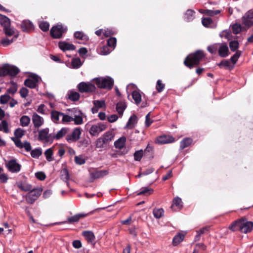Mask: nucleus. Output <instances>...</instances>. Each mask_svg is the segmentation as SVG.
Masks as SVG:
<instances>
[{
	"label": "nucleus",
	"mask_w": 253,
	"mask_h": 253,
	"mask_svg": "<svg viewBox=\"0 0 253 253\" xmlns=\"http://www.w3.org/2000/svg\"><path fill=\"white\" fill-rule=\"evenodd\" d=\"M31 155L34 158H38L42 154V150L41 148L31 150Z\"/></svg>",
	"instance_id": "45"
},
{
	"label": "nucleus",
	"mask_w": 253,
	"mask_h": 253,
	"mask_svg": "<svg viewBox=\"0 0 253 253\" xmlns=\"http://www.w3.org/2000/svg\"><path fill=\"white\" fill-rule=\"evenodd\" d=\"M73 121L76 125H81L83 123V119L80 115H75V118H73Z\"/></svg>",
	"instance_id": "64"
},
{
	"label": "nucleus",
	"mask_w": 253,
	"mask_h": 253,
	"mask_svg": "<svg viewBox=\"0 0 253 253\" xmlns=\"http://www.w3.org/2000/svg\"><path fill=\"white\" fill-rule=\"evenodd\" d=\"M114 135L113 132L111 131H108L105 133L102 136L101 138L105 141L107 144L110 142L114 138Z\"/></svg>",
	"instance_id": "32"
},
{
	"label": "nucleus",
	"mask_w": 253,
	"mask_h": 253,
	"mask_svg": "<svg viewBox=\"0 0 253 253\" xmlns=\"http://www.w3.org/2000/svg\"><path fill=\"white\" fill-rule=\"evenodd\" d=\"M20 28L22 31L29 33L34 31V25L29 20H24L22 22Z\"/></svg>",
	"instance_id": "14"
},
{
	"label": "nucleus",
	"mask_w": 253,
	"mask_h": 253,
	"mask_svg": "<svg viewBox=\"0 0 253 253\" xmlns=\"http://www.w3.org/2000/svg\"><path fill=\"white\" fill-rule=\"evenodd\" d=\"M229 45L231 50L233 52H236V51L238 50L237 49L239 48V43L237 41H231L229 42Z\"/></svg>",
	"instance_id": "51"
},
{
	"label": "nucleus",
	"mask_w": 253,
	"mask_h": 253,
	"mask_svg": "<svg viewBox=\"0 0 253 253\" xmlns=\"http://www.w3.org/2000/svg\"><path fill=\"white\" fill-rule=\"evenodd\" d=\"M0 23L3 29L10 27L11 25L10 19L2 14H0Z\"/></svg>",
	"instance_id": "23"
},
{
	"label": "nucleus",
	"mask_w": 253,
	"mask_h": 253,
	"mask_svg": "<svg viewBox=\"0 0 253 253\" xmlns=\"http://www.w3.org/2000/svg\"><path fill=\"white\" fill-rule=\"evenodd\" d=\"M68 95L69 99L72 101H77L80 98V93L73 90L69 91Z\"/></svg>",
	"instance_id": "30"
},
{
	"label": "nucleus",
	"mask_w": 253,
	"mask_h": 253,
	"mask_svg": "<svg viewBox=\"0 0 253 253\" xmlns=\"http://www.w3.org/2000/svg\"><path fill=\"white\" fill-rule=\"evenodd\" d=\"M93 212V211L90 212L88 213L84 214V213H79L75 214V215L69 217L67 218V221H64L62 222V223H74L75 222H78L81 218H84L87 216L88 215L91 214Z\"/></svg>",
	"instance_id": "13"
},
{
	"label": "nucleus",
	"mask_w": 253,
	"mask_h": 253,
	"mask_svg": "<svg viewBox=\"0 0 253 253\" xmlns=\"http://www.w3.org/2000/svg\"><path fill=\"white\" fill-rule=\"evenodd\" d=\"M8 75V64H4L0 68V77Z\"/></svg>",
	"instance_id": "47"
},
{
	"label": "nucleus",
	"mask_w": 253,
	"mask_h": 253,
	"mask_svg": "<svg viewBox=\"0 0 253 253\" xmlns=\"http://www.w3.org/2000/svg\"><path fill=\"white\" fill-rule=\"evenodd\" d=\"M200 12L207 16H213L214 15L219 14L221 12V10L205 9L203 10V11H200Z\"/></svg>",
	"instance_id": "34"
},
{
	"label": "nucleus",
	"mask_w": 253,
	"mask_h": 253,
	"mask_svg": "<svg viewBox=\"0 0 253 253\" xmlns=\"http://www.w3.org/2000/svg\"><path fill=\"white\" fill-rule=\"evenodd\" d=\"M19 70L14 66H10L8 64V75L12 77L16 76L19 73Z\"/></svg>",
	"instance_id": "35"
},
{
	"label": "nucleus",
	"mask_w": 253,
	"mask_h": 253,
	"mask_svg": "<svg viewBox=\"0 0 253 253\" xmlns=\"http://www.w3.org/2000/svg\"><path fill=\"white\" fill-rule=\"evenodd\" d=\"M174 206L177 207L179 209L182 207V200L181 198L179 197H175L173 199L172 204L171 205L170 208L173 209Z\"/></svg>",
	"instance_id": "43"
},
{
	"label": "nucleus",
	"mask_w": 253,
	"mask_h": 253,
	"mask_svg": "<svg viewBox=\"0 0 253 253\" xmlns=\"http://www.w3.org/2000/svg\"><path fill=\"white\" fill-rule=\"evenodd\" d=\"M18 35H15L14 36L13 38L11 40H9L7 38H4L0 41V43L2 44L3 46H6L9 44H10L14 41H15L18 37Z\"/></svg>",
	"instance_id": "40"
},
{
	"label": "nucleus",
	"mask_w": 253,
	"mask_h": 253,
	"mask_svg": "<svg viewBox=\"0 0 253 253\" xmlns=\"http://www.w3.org/2000/svg\"><path fill=\"white\" fill-rule=\"evenodd\" d=\"M42 189L41 188L31 189L26 195L25 199L27 203L33 204L41 195Z\"/></svg>",
	"instance_id": "4"
},
{
	"label": "nucleus",
	"mask_w": 253,
	"mask_h": 253,
	"mask_svg": "<svg viewBox=\"0 0 253 253\" xmlns=\"http://www.w3.org/2000/svg\"><path fill=\"white\" fill-rule=\"evenodd\" d=\"M16 185L21 191L25 192L29 191L32 188V186L31 184L22 181L16 182Z\"/></svg>",
	"instance_id": "18"
},
{
	"label": "nucleus",
	"mask_w": 253,
	"mask_h": 253,
	"mask_svg": "<svg viewBox=\"0 0 253 253\" xmlns=\"http://www.w3.org/2000/svg\"><path fill=\"white\" fill-rule=\"evenodd\" d=\"M193 142L192 139L191 138H186L180 142V148L183 150L186 147L189 146Z\"/></svg>",
	"instance_id": "31"
},
{
	"label": "nucleus",
	"mask_w": 253,
	"mask_h": 253,
	"mask_svg": "<svg viewBox=\"0 0 253 253\" xmlns=\"http://www.w3.org/2000/svg\"><path fill=\"white\" fill-rule=\"evenodd\" d=\"M106 127V125L102 123H99L96 125H92L89 131L92 136H96L98 135L100 132L104 130Z\"/></svg>",
	"instance_id": "8"
},
{
	"label": "nucleus",
	"mask_w": 253,
	"mask_h": 253,
	"mask_svg": "<svg viewBox=\"0 0 253 253\" xmlns=\"http://www.w3.org/2000/svg\"><path fill=\"white\" fill-rule=\"evenodd\" d=\"M153 192V190L148 187H143L141 191L138 193L137 195H149Z\"/></svg>",
	"instance_id": "42"
},
{
	"label": "nucleus",
	"mask_w": 253,
	"mask_h": 253,
	"mask_svg": "<svg viewBox=\"0 0 253 253\" xmlns=\"http://www.w3.org/2000/svg\"><path fill=\"white\" fill-rule=\"evenodd\" d=\"M117 44V39L116 38L114 37H111L110 38L107 42V45L108 46H109L110 48L113 49L115 48V47L116 46Z\"/></svg>",
	"instance_id": "44"
},
{
	"label": "nucleus",
	"mask_w": 253,
	"mask_h": 253,
	"mask_svg": "<svg viewBox=\"0 0 253 253\" xmlns=\"http://www.w3.org/2000/svg\"><path fill=\"white\" fill-rule=\"evenodd\" d=\"M82 235L85 238L88 243H93L95 239L93 232L91 231H84L82 232Z\"/></svg>",
	"instance_id": "20"
},
{
	"label": "nucleus",
	"mask_w": 253,
	"mask_h": 253,
	"mask_svg": "<svg viewBox=\"0 0 253 253\" xmlns=\"http://www.w3.org/2000/svg\"><path fill=\"white\" fill-rule=\"evenodd\" d=\"M218 54L221 57H226L229 54V49L226 44H222L218 48Z\"/></svg>",
	"instance_id": "21"
},
{
	"label": "nucleus",
	"mask_w": 253,
	"mask_h": 253,
	"mask_svg": "<svg viewBox=\"0 0 253 253\" xmlns=\"http://www.w3.org/2000/svg\"><path fill=\"white\" fill-rule=\"evenodd\" d=\"M61 178L67 184L69 179V174L68 169L66 168L62 169L61 171Z\"/></svg>",
	"instance_id": "38"
},
{
	"label": "nucleus",
	"mask_w": 253,
	"mask_h": 253,
	"mask_svg": "<svg viewBox=\"0 0 253 253\" xmlns=\"http://www.w3.org/2000/svg\"><path fill=\"white\" fill-rule=\"evenodd\" d=\"M153 213L156 218L159 219L164 215V210L162 208H155L153 209Z\"/></svg>",
	"instance_id": "39"
},
{
	"label": "nucleus",
	"mask_w": 253,
	"mask_h": 253,
	"mask_svg": "<svg viewBox=\"0 0 253 253\" xmlns=\"http://www.w3.org/2000/svg\"><path fill=\"white\" fill-rule=\"evenodd\" d=\"M137 121L138 119L135 115L133 114L131 115L126 124V127L129 128H133L134 125L137 123Z\"/></svg>",
	"instance_id": "26"
},
{
	"label": "nucleus",
	"mask_w": 253,
	"mask_h": 253,
	"mask_svg": "<svg viewBox=\"0 0 253 253\" xmlns=\"http://www.w3.org/2000/svg\"><path fill=\"white\" fill-rule=\"evenodd\" d=\"M51 119L55 123H57L59 120V117L63 115V113L56 110H52L51 112Z\"/></svg>",
	"instance_id": "28"
},
{
	"label": "nucleus",
	"mask_w": 253,
	"mask_h": 253,
	"mask_svg": "<svg viewBox=\"0 0 253 253\" xmlns=\"http://www.w3.org/2000/svg\"><path fill=\"white\" fill-rule=\"evenodd\" d=\"M232 30L234 34H239L241 31V26L240 24H234L232 27Z\"/></svg>",
	"instance_id": "61"
},
{
	"label": "nucleus",
	"mask_w": 253,
	"mask_h": 253,
	"mask_svg": "<svg viewBox=\"0 0 253 253\" xmlns=\"http://www.w3.org/2000/svg\"><path fill=\"white\" fill-rule=\"evenodd\" d=\"M126 108V104L124 101H119L116 105V110L120 116H122L124 110Z\"/></svg>",
	"instance_id": "25"
},
{
	"label": "nucleus",
	"mask_w": 253,
	"mask_h": 253,
	"mask_svg": "<svg viewBox=\"0 0 253 253\" xmlns=\"http://www.w3.org/2000/svg\"><path fill=\"white\" fill-rule=\"evenodd\" d=\"M213 22L212 19L210 17H204L202 18V23L203 25L207 28L210 27V25Z\"/></svg>",
	"instance_id": "49"
},
{
	"label": "nucleus",
	"mask_w": 253,
	"mask_h": 253,
	"mask_svg": "<svg viewBox=\"0 0 253 253\" xmlns=\"http://www.w3.org/2000/svg\"><path fill=\"white\" fill-rule=\"evenodd\" d=\"M79 91L81 93H91L95 91V86L89 82H81L77 86Z\"/></svg>",
	"instance_id": "5"
},
{
	"label": "nucleus",
	"mask_w": 253,
	"mask_h": 253,
	"mask_svg": "<svg viewBox=\"0 0 253 253\" xmlns=\"http://www.w3.org/2000/svg\"><path fill=\"white\" fill-rule=\"evenodd\" d=\"M112 49H110V47L106 45H104L100 48V53L102 55H106L108 54H109L111 51Z\"/></svg>",
	"instance_id": "56"
},
{
	"label": "nucleus",
	"mask_w": 253,
	"mask_h": 253,
	"mask_svg": "<svg viewBox=\"0 0 253 253\" xmlns=\"http://www.w3.org/2000/svg\"><path fill=\"white\" fill-rule=\"evenodd\" d=\"M241 53L242 52L241 51L237 50L236 53L231 57L230 61L233 64H235L237 62Z\"/></svg>",
	"instance_id": "52"
},
{
	"label": "nucleus",
	"mask_w": 253,
	"mask_h": 253,
	"mask_svg": "<svg viewBox=\"0 0 253 253\" xmlns=\"http://www.w3.org/2000/svg\"><path fill=\"white\" fill-rule=\"evenodd\" d=\"M195 12L192 9H188L185 14V19L187 22L193 20L194 18Z\"/></svg>",
	"instance_id": "33"
},
{
	"label": "nucleus",
	"mask_w": 253,
	"mask_h": 253,
	"mask_svg": "<svg viewBox=\"0 0 253 253\" xmlns=\"http://www.w3.org/2000/svg\"><path fill=\"white\" fill-rule=\"evenodd\" d=\"M107 143L105 141L101 138V137L98 138L95 143V146L98 148H102L103 147L104 144H106Z\"/></svg>",
	"instance_id": "58"
},
{
	"label": "nucleus",
	"mask_w": 253,
	"mask_h": 253,
	"mask_svg": "<svg viewBox=\"0 0 253 253\" xmlns=\"http://www.w3.org/2000/svg\"><path fill=\"white\" fill-rule=\"evenodd\" d=\"M32 121L34 126L36 128H39L43 123L42 118L36 113L33 115Z\"/></svg>",
	"instance_id": "19"
},
{
	"label": "nucleus",
	"mask_w": 253,
	"mask_h": 253,
	"mask_svg": "<svg viewBox=\"0 0 253 253\" xmlns=\"http://www.w3.org/2000/svg\"><path fill=\"white\" fill-rule=\"evenodd\" d=\"M1 126L2 130H3L5 133H7L9 132L8 123L6 120H2L1 121Z\"/></svg>",
	"instance_id": "63"
},
{
	"label": "nucleus",
	"mask_w": 253,
	"mask_h": 253,
	"mask_svg": "<svg viewBox=\"0 0 253 253\" xmlns=\"http://www.w3.org/2000/svg\"><path fill=\"white\" fill-rule=\"evenodd\" d=\"M143 151L142 150L136 151L134 153V159L136 161H140L143 157Z\"/></svg>",
	"instance_id": "57"
},
{
	"label": "nucleus",
	"mask_w": 253,
	"mask_h": 253,
	"mask_svg": "<svg viewBox=\"0 0 253 253\" xmlns=\"http://www.w3.org/2000/svg\"><path fill=\"white\" fill-rule=\"evenodd\" d=\"M10 99V96L5 94L2 95L0 97V103L2 104H6Z\"/></svg>",
	"instance_id": "59"
},
{
	"label": "nucleus",
	"mask_w": 253,
	"mask_h": 253,
	"mask_svg": "<svg viewBox=\"0 0 253 253\" xmlns=\"http://www.w3.org/2000/svg\"><path fill=\"white\" fill-rule=\"evenodd\" d=\"M58 45L59 47L63 51L74 50L76 49V47L74 44L65 42H59Z\"/></svg>",
	"instance_id": "17"
},
{
	"label": "nucleus",
	"mask_w": 253,
	"mask_h": 253,
	"mask_svg": "<svg viewBox=\"0 0 253 253\" xmlns=\"http://www.w3.org/2000/svg\"><path fill=\"white\" fill-rule=\"evenodd\" d=\"M69 128L63 127L57 133L54 135L52 134L53 140L54 139L59 140L65 136L69 131Z\"/></svg>",
	"instance_id": "22"
},
{
	"label": "nucleus",
	"mask_w": 253,
	"mask_h": 253,
	"mask_svg": "<svg viewBox=\"0 0 253 253\" xmlns=\"http://www.w3.org/2000/svg\"><path fill=\"white\" fill-rule=\"evenodd\" d=\"M217 65L220 68L223 67L229 70H232L234 68V65H232L229 60L225 59L222 60Z\"/></svg>",
	"instance_id": "24"
},
{
	"label": "nucleus",
	"mask_w": 253,
	"mask_h": 253,
	"mask_svg": "<svg viewBox=\"0 0 253 253\" xmlns=\"http://www.w3.org/2000/svg\"><path fill=\"white\" fill-rule=\"evenodd\" d=\"M3 32L7 36H11L15 34L14 30L13 28H10V26L4 29Z\"/></svg>",
	"instance_id": "62"
},
{
	"label": "nucleus",
	"mask_w": 253,
	"mask_h": 253,
	"mask_svg": "<svg viewBox=\"0 0 253 253\" xmlns=\"http://www.w3.org/2000/svg\"><path fill=\"white\" fill-rule=\"evenodd\" d=\"M219 44H214L212 45H211L210 46H209L207 48V50L209 52H210L211 54H215L216 52V51L218 49V47Z\"/></svg>",
	"instance_id": "55"
},
{
	"label": "nucleus",
	"mask_w": 253,
	"mask_h": 253,
	"mask_svg": "<svg viewBox=\"0 0 253 253\" xmlns=\"http://www.w3.org/2000/svg\"><path fill=\"white\" fill-rule=\"evenodd\" d=\"M25 130L21 128H16L14 132V134L15 138L17 139H20L23 137L25 134Z\"/></svg>",
	"instance_id": "46"
},
{
	"label": "nucleus",
	"mask_w": 253,
	"mask_h": 253,
	"mask_svg": "<svg viewBox=\"0 0 253 253\" xmlns=\"http://www.w3.org/2000/svg\"><path fill=\"white\" fill-rule=\"evenodd\" d=\"M82 65L81 60L79 58H73L71 62V65L73 69H78Z\"/></svg>",
	"instance_id": "41"
},
{
	"label": "nucleus",
	"mask_w": 253,
	"mask_h": 253,
	"mask_svg": "<svg viewBox=\"0 0 253 253\" xmlns=\"http://www.w3.org/2000/svg\"><path fill=\"white\" fill-rule=\"evenodd\" d=\"M6 167L11 172H18L20 171L21 168V166L16 162L15 159L9 161L6 164Z\"/></svg>",
	"instance_id": "12"
},
{
	"label": "nucleus",
	"mask_w": 253,
	"mask_h": 253,
	"mask_svg": "<svg viewBox=\"0 0 253 253\" xmlns=\"http://www.w3.org/2000/svg\"><path fill=\"white\" fill-rule=\"evenodd\" d=\"M40 28L43 32H47L49 30V24L46 21H42L39 25Z\"/></svg>",
	"instance_id": "54"
},
{
	"label": "nucleus",
	"mask_w": 253,
	"mask_h": 253,
	"mask_svg": "<svg viewBox=\"0 0 253 253\" xmlns=\"http://www.w3.org/2000/svg\"><path fill=\"white\" fill-rule=\"evenodd\" d=\"M174 138L169 135H162L159 136L157 139V143L160 144L173 142Z\"/></svg>",
	"instance_id": "16"
},
{
	"label": "nucleus",
	"mask_w": 253,
	"mask_h": 253,
	"mask_svg": "<svg viewBox=\"0 0 253 253\" xmlns=\"http://www.w3.org/2000/svg\"><path fill=\"white\" fill-rule=\"evenodd\" d=\"M132 97L136 104H139L141 101V95L137 90H134L132 92Z\"/></svg>",
	"instance_id": "36"
},
{
	"label": "nucleus",
	"mask_w": 253,
	"mask_h": 253,
	"mask_svg": "<svg viewBox=\"0 0 253 253\" xmlns=\"http://www.w3.org/2000/svg\"><path fill=\"white\" fill-rule=\"evenodd\" d=\"M229 228L233 231H239L242 233H248L253 230V222L248 221L245 218H242L233 222Z\"/></svg>",
	"instance_id": "2"
},
{
	"label": "nucleus",
	"mask_w": 253,
	"mask_h": 253,
	"mask_svg": "<svg viewBox=\"0 0 253 253\" xmlns=\"http://www.w3.org/2000/svg\"><path fill=\"white\" fill-rule=\"evenodd\" d=\"M165 86V84L162 83L161 80H159L157 81V84H156V89L158 92H162L163 90V89H164Z\"/></svg>",
	"instance_id": "60"
},
{
	"label": "nucleus",
	"mask_w": 253,
	"mask_h": 253,
	"mask_svg": "<svg viewBox=\"0 0 253 253\" xmlns=\"http://www.w3.org/2000/svg\"><path fill=\"white\" fill-rule=\"evenodd\" d=\"M74 37L78 40H85L86 39V36L82 32L77 31L74 33Z\"/></svg>",
	"instance_id": "53"
},
{
	"label": "nucleus",
	"mask_w": 253,
	"mask_h": 253,
	"mask_svg": "<svg viewBox=\"0 0 253 253\" xmlns=\"http://www.w3.org/2000/svg\"><path fill=\"white\" fill-rule=\"evenodd\" d=\"M126 141V138L125 136H122L115 142L114 146L116 148L121 149L124 147Z\"/></svg>",
	"instance_id": "27"
},
{
	"label": "nucleus",
	"mask_w": 253,
	"mask_h": 253,
	"mask_svg": "<svg viewBox=\"0 0 253 253\" xmlns=\"http://www.w3.org/2000/svg\"><path fill=\"white\" fill-rule=\"evenodd\" d=\"M48 128L42 129L39 131L38 140L41 141H44L46 143H51L53 141L52 134H48Z\"/></svg>",
	"instance_id": "7"
},
{
	"label": "nucleus",
	"mask_w": 253,
	"mask_h": 253,
	"mask_svg": "<svg viewBox=\"0 0 253 253\" xmlns=\"http://www.w3.org/2000/svg\"><path fill=\"white\" fill-rule=\"evenodd\" d=\"M66 31V29H64L62 25H58L51 28L50 33L52 38L59 39L62 38L63 33Z\"/></svg>",
	"instance_id": "6"
},
{
	"label": "nucleus",
	"mask_w": 253,
	"mask_h": 253,
	"mask_svg": "<svg viewBox=\"0 0 253 253\" xmlns=\"http://www.w3.org/2000/svg\"><path fill=\"white\" fill-rule=\"evenodd\" d=\"M40 77L35 74L31 76V78L27 79L24 81V85L30 88H35L38 86Z\"/></svg>",
	"instance_id": "9"
},
{
	"label": "nucleus",
	"mask_w": 253,
	"mask_h": 253,
	"mask_svg": "<svg viewBox=\"0 0 253 253\" xmlns=\"http://www.w3.org/2000/svg\"><path fill=\"white\" fill-rule=\"evenodd\" d=\"M44 155L47 161L51 162L53 160L52 158L53 155V150L52 148H49L44 152Z\"/></svg>",
	"instance_id": "50"
},
{
	"label": "nucleus",
	"mask_w": 253,
	"mask_h": 253,
	"mask_svg": "<svg viewBox=\"0 0 253 253\" xmlns=\"http://www.w3.org/2000/svg\"><path fill=\"white\" fill-rule=\"evenodd\" d=\"M95 82L98 88L103 89H111L114 85V80L110 77L96 78Z\"/></svg>",
	"instance_id": "3"
},
{
	"label": "nucleus",
	"mask_w": 253,
	"mask_h": 253,
	"mask_svg": "<svg viewBox=\"0 0 253 253\" xmlns=\"http://www.w3.org/2000/svg\"><path fill=\"white\" fill-rule=\"evenodd\" d=\"M243 24L248 28L253 26V11L250 10L247 11L242 18Z\"/></svg>",
	"instance_id": "10"
},
{
	"label": "nucleus",
	"mask_w": 253,
	"mask_h": 253,
	"mask_svg": "<svg viewBox=\"0 0 253 253\" xmlns=\"http://www.w3.org/2000/svg\"><path fill=\"white\" fill-rule=\"evenodd\" d=\"M185 235L181 233H178L172 239V245L174 246L178 245L184 239Z\"/></svg>",
	"instance_id": "29"
},
{
	"label": "nucleus",
	"mask_w": 253,
	"mask_h": 253,
	"mask_svg": "<svg viewBox=\"0 0 253 253\" xmlns=\"http://www.w3.org/2000/svg\"><path fill=\"white\" fill-rule=\"evenodd\" d=\"M81 134V129L80 127L75 128L71 134H68L66 140L68 142H74L78 140Z\"/></svg>",
	"instance_id": "11"
},
{
	"label": "nucleus",
	"mask_w": 253,
	"mask_h": 253,
	"mask_svg": "<svg viewBox=\"0 0 253 253\" xmlns=\"http://www.w3.org/2000/svg\"><path fill=\"white\" fill-rule=\"evenodd\" d=\"M17 90V85L14 82H11V86L7 90V93L9 94H14L16 92Z\"/></svg>",
	"instance_id": "48"
},
{
	"label": "nucleus",
	"mask_w": 253,
	"mask_h": 253,
	"mask_svg": "<svg viewBox=\"0 0 253 253\" xmlns=\"http://www.w3.org/2000/svg\"><path fill=\"white\" fill-rule=\"evenodd\" d=\"M30 118L28 116H23L20 119V124L23 126H28L30 123Z\"/></svg>",
	"instance_id": "37"
},
{
	"label": "nucleus",
	"mask_w": 253,
	"mask_h": 253,
	"mask_svg": "<svg viewBox=\"0 0 253 253\" xmlns=\"http://www.w3.org/2000/svg\"><path fill=\"white\" fill-rule=\"evenodd\" d=\"M206 53L202 50H197L188 54L184 61V65L189 69L198 66L206 57Z\"/></svg>",
	"instance_id": "1"
},
{
	"label": "nucleus",
	"mask_w": 253,
	"mask_h": 253,
	"mask_svg": "<svg viewBox=\"0 0 253 253\" xmlns=\"http://www.w3.org/2000/svg\"><path fill=\"white\" fill-rule=\"evenodd\" d=\"M108 174V171L106 170H96L90 173V177L91 181L94 179L102 177Z\"/></svg>",
	"instance_id": "15"
}]
</instances>
